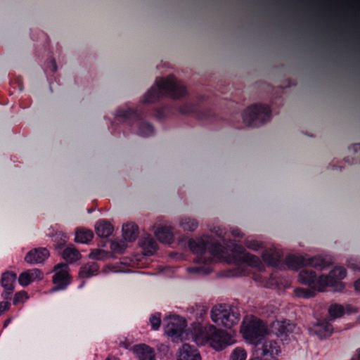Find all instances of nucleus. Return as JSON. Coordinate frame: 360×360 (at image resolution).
Masks as SVG:
<instances>
[{
  "label": "nucleus",
  "mask_w": 360,
  "mask_h": 360,
  "mask_svg": "<svg viewBox=\"0 0 360 360\" xmlns=\"http://www.w3.org/2000/svg\"><path fill=\"white\" fill-rule=\"evenodd\" d=\"M180 226L185 231H193L198 228V222L195 219L185 217L181 220Z\"/></svg>",
  "instance_id": "nucleus-27"
},
{
  "label": "nucleus",
  "mask_w": 360,
  "mask_h": 360,
  "mask_svg": "<svg viewBox=\"0 0 360 360\" xmlns=\"http://www.w3.org/2000/svg\"><path fill=\"white\" fill-rule=\"evenodd\" d=\"M28 271L30 274L32 282L36 280H41L44 278L43 272L38 269H34L32 270H29Z\"/></svg>",
  "instance_id": "nucleus-39"
},
{
  "label": "nucleus",
  "mask_w": 360,
  "mask_h": 360,
  "mask_svg": "<svg viewBox=\"0 0 360 360\" xmlns=\"http://www.w3.org/2000/svg\"><path fill=\"white\" fill-rule=\"evenodd\" d=\"M335 283V281L330 276V274L328 276L321 275L319 277L316 276L312 289L318 291H323L326 287L333 285Z\"/></svg>",
  "instance_id": "nucleus-22"
},
{
  "label": "nucleus",
  "mask_w": 360,
  "mask_h": 360,
  "mask_svg": "<svg viewBox=\"0 0 360 360\" xmlns=\"http://www.w3.org/2000/svg\"><path fill=\"white\" fill-rule=\"evenodd\" d=\"M6 301L0 302V315L9 309L11 307V303L9 302L10 300H5Z\"/></svg>",
  "instance_id": "nucleus-44"
},
{
  "label": "nucleus",
  "mask_w": 360,
  "mask_h": 360,
  "mask_svg": "<svg viewBox=\"0 0 360 360\" xmlns=\"http://www.w3.org/2000/svg\"><path fill=\"white\" fill-rule=\"evenodd\" d=\"M234 251L238 254L240 260L242 262L246 263L251 266H257L260 262L258 257L247 252L242 245H236Z\"/></svg>",
  "instance_id": "nucleus-15"
},
{
  "label": "nucleus",
  "mask_w": 360,
  "mask_h": 360,
  "mask_svg": "<svg viewBox=\"0 0 360 360\" xmlns=\"http://www.w3.org/2000/svg\"><path fill=\"white\" fill-rule=\"evenodd\" d=\"M247 353L245 350L240 347H236L231 353L230 360H245Z\"/></svg>",
  "instance_id": "nucleus-33"
},
{
  "label": "nucleus",
  "mask_w": 360,
  "mask_h": 360,
  "mask_svg": "<svg viewBox=\"0 0 360 360\" xmlns=\"http://www.w3.org/2000/svg\"><path fill=\"white\" fill-rule=\"evenodd\" d=\"M19 89L20 91H22V84H19Z\"/></svg>",
  "instance_id": "nucleus-53"
},
{
  "label": "nucleus",
  "mask_w": 360,
  "mask_h": 360,
  "mask_svg": "<svg viewBox=\"0 0 360 360\" xmlns=\"http://www.w3.org/2000/svg\"><path fill=\"white\" fill-rule=\"evenodd\" d=\"M63 258L69 263H73L81 257V254L73 245L65 248L62 251Z\"/></svg>",
  "instance_id": "nucleus-25"
},
{
  "label": "nucleus",
  "mask_w": 360,
  "mask_h": 360,
  "mask_svg": "<svg viewBox=\"0 0 360 360\" xmlns=\"http://www.w3.org/2000/svg\"><path fill=\"white\" fill-rule=\"evenodd\" d=\"M106 360H120V359L114 358V359H108Z\"/></svg>",
  "instance_id": "nucleus-55"
},
{
  "label": "nucleus",
  "mask_w": 360,
  "mask_h": 360,
  "mask_svg": "<svg viewBox=\"0 0 360 360\" xmlns=\"http://www.w3.org/2000/svg\"><path fill=\"white\" fill-rule=\"evenodd\" d=\"M347 263L349 268L352 269L354 271L357 270L360 271V262L356 259L351 258L347 259Z\"/></svg>",
  "instance_id": "nucleus-41"
},
{
  "label": "nucleus",
  "mask_w": 360,
  "mask_h": 360,
  "mask_svg": "<svg viewBox=\"0 0 360 360\" xmlns=\"http://www.w3.org/2000/svg\"><path fill=\"white\" fill-rule=\"evenodd\" d=\"M328 313L333 319L340 318L345 314V309L341 304H333L328 309Z\"/></svg>",
  "instance_id": "nucleus-30"
},
{
  "label": "nucleus",
  "mask_w": 360,
  "mask_h": 360,
  "mask_svg": "<svg viewBox=\"0 0 360 360\" xmlns=\"http://www.w3.org/2000/svg\"><path fill=\"white\" fill-rule=\"evenodd\" d=\"M223 249L224 247L221 243L218 241L212 242L210 240V238L208 237L207 253H209V255L207 256V262L205 263L204 266L188 267V271L191 274L203 275L209 274L212 271V268L209 266V264L212 263L214 257H219L223 253Z\"/></svg>",
  "instance_id": "nucleus-7"
},
{
  "label": "nucleus",
  "mask_w": 360,
  "mask_h": 360,
  "mask_svg": "<svg viewBox=\"0 0 360 360\" xmlns=\"http://www.w3.org/2000/svg\"><path fill=\"white\" fill-rule=\"evenodd\" d=\"M193 336L196 342H209L212 348L218 351L231 345V335L226 331L213 325L204 326L200 323L195 324Z\"/></svg>",
  "instance_id": "nucleus-3"
},
{
  "label": "nucleus",
  "mask_w": 360,
  "mask_h": 360,
  "mask_svg": "<svg viewBox=\"0 0 360 360\" xmlns=\"http://www.w3.org/2000/svg\"><path fill=\"white\" fill-rule=\"evenodd\" d=\"M105 253L104 250H94L91 252L89 257L91 259H101L103 258V255Z\"/></svg>",
  "instance_id": "nucleus-42"
},
{
  "label": "nucleus",
  "mask_w": 360,
  "mask_h": 360,
  "mask_svg": "<svg viewBox=\"0 0 360 360\" xmlns=\"http://www.w3.org/2000/svg\"><path fill=\"white\" fill-rule=\"evenodd\" d=\"M316 274L313 270L304 269L300 271L298 275V281L304 285H307L312 288L314 285V281Z\"/></svg>",
  "instance_id": "nucleus-23"
},
{
  "label": "nucleus",
  "mask_w": 360,
  "mask_h": 360,
  "mask_svg": "<svg viewBox=\"0 0 360 360\" xmlns=\"http://www.w3.org/2000/svg\"><path fill=\"white\" fill-rule=\"evenodd\" d=\"M17 275L13 271H6L1 274L0 283L4 288V290L1 294L2 299L7 300L11 299Z\"/></svg>",
  "instance_id": "nucleus-11"
},
{
  "label": "nucleus",
  "mask_w": 360,
  "mask_h": 360,
  "mask_svg": "<svg viewBox=\"0 0 360 360\" xmlns=\"http://www.w3.org/2000/svg\"><path fill=\"white\" fill-rule=\"evenodd\" d=\"M294 328L295 325L287 320L276 321L273 324L274 332L281 340H286L288 334L292 333Z\"/></svg>",
  "instance_id": "nucleus-14"
},
{
  "label": "nucleus",
  "mask_w": 360,
  "mask_h": 360,
  "mask_svg": "<svg viewBox=\"0 0 360 360\" xmlns=\"http://www.w3.org/2000/svg\"><path fill=\"white\" fill-rule=\"evenodd\" d=\"M67 239L68 237L65 233H59L54 236V245L58 252H60V251L64 248L67 243Z\"/></svg>",
  "instance_id": "nucleus-28"
},
{
  "label": "nucleus",
  "mask_w": 360,
  "mask_h": 360,
  "mask_svg": "<svg viewBox=\"0 0 360 360\" xmlns=\"http://www.w3.org/2000/svg\"><path fill=\"white\" fill-rule=\"evenodd\" d=\"M186 94V86L174 77L158 78L155 85L146 93L139 107L135 109H117L115 118L136 128L137 134L143 137H148L154 133L153 126L145 120L149 116L161 120L178 112L182 115H192L199 120L214 122L217 120L215 107L210 105V101L204 96L198 98L197 103H186L179 107L174 106L173 101L158 108L148 106V104L158 102L163 97L179 99Z\"/></svg>",
  "instance_id": "nucleus-1"
},
{
  "label": "nucleus",
  "mask_w": 360,
  "mask_h": 360,
  "mask_svg": "<svg viewBox=\"0 0 360 360\" xmlns=\"http://www.w3.org/2000/svg\"><path fill=\"white\" fill-rule=\"evenodd\" d=\"M122 234L125 240L133 242L139 236V227L135 223H126L122 226Z\"/></svg>",
  "instance_id": "nucleus-20"
},
{
  "label": "nucleus",
  "mask_w": 360,
  "mask_h": 360,
  "mask_svg": "<svg viewBox=\"0 0 360 360\" xmlns=\"http://www.w3.org/2000/svg\"><path fill=\"white\" fill-rule=\"evenodd\" d=\"M330 276L334 279V281H341L347 276V271L342 266H335L329 273Z\"/></svg>",
  "instance_id": "nucleus-29"
},
{
  "label": "nucleus",
  "mask_w": 360,
  "mask_h": 360,
  "mask_svg": "<svg viewBox=\"0 0 360 360\" xmlns=\"http://www.w3.org/2000/svg\"><path fill=\"white\" fill-rule=\"evenodd\" d=\"M134 352L139 360H155L154 349L145 344L136 345L134 347Z\"/></svg>",
  "instance_id": "nucleus-17"
},
{
  "label": "nucleus",
  "mask_w": 360,
  "mask_h": 360,
  "mask_svg": "<svg viewBox=\"0 0 360 360\" xmlns=\"http://www.w3.org/2000/svg\"><path fill=\"white\" fill-rule=\"evenodd\" d=\"M84 285V282H82V283L79 286V288H82Z\"/></svg>",
  "instance_id": "nucleus-56"
},
{
  "label": "nucleus",
  "mask_w": 360,
  "mask_h": 360,
  "mask_svg": "<svg viewBox=\"0 0 360 360\" xmlns=\"http://www.w3.org/2000/svg\"><path fill=\"white\" fill-rule=\"evenodd\" d=\"M18 282L22 286H27L32 282L30 274L28 271L21 273L18 278Z\"/></svg>",
  "instance_id": "nucleus-36"
},
{
  "label": "nucleus",
  "mask_w": 360,
  "mask_h": 360,
  "mask_svg": "<svg viewBox=\"0 0 360 360\" xmlns=\"http://www.w3.org/2000/svg\"><path fill=\"white\" fill-rule=\"evenodd\" d=\"M150 323L153 330H158L161 323V314L156 312L150 317Z\"/></svg>",
  "instance_id": "nucleus-34"
},
{
  "label": "nucleus",
  "mask_w": 360,
  "mask_h": 360,
  "mask_svg": "<svg viewBox=\"0 0 360 360\" xmlns=\"http://www.w3.org/2000/svg\"><path fill=\"white\" fill-rule=\"evenodd\" d=\"M315 290L314 289H305L301 288H297L295 290V295L302 298H310L315 295Z\"/></svg>",
  "instance_id": "nucleus-32"
},
{
  "label": "nucleus",
  "mask_w": 360,
  "mask_h": 360,
  "mask_svg": "<svg viewBox=\"0 0 360 360\" xmlns=\"http://www.w3.org/2000/svg\"><path fill=\"white\" fill-rule=\"evenodd\" d=\"M354 288L356 291H359L360 292V278H359L358 280H356L355 282H354Z\"/></svg>",
  "instance_id": "nucleus-48"
},
{
  "label": "nucleus",
  "mask_w": 360,
  "mask_h": 360,
  "mask_svg": "<svg viewBox=\"0 0 360 360\" xmlns=\"http://www.w3.org/2000/svg\"><path fill=\"white\" fill-rule=\"evenodd\" d=\"M267 356H261V355H256V357L251 359L250 360H262L261 359L262 357H266Z\"/></svg>",
  "instance_id": "nucleus-50"
},
{
  "label": "nucleus",
  "mask_w": 360,
  "mask_h": 360,
  "mask_svg": "<svg viewBox=\"0 0 360 360\" xmlns=\"http://www.w3.org/2000/svg\"><path fill=\"white\" fill-rule=\"evenodd\" d=\"M49 68L52 72H55L57 70V63L54 58H51L49 62Z\"/></svg>",
  "instance_id": "nucleus-47"
},
{
  "label": "nucleus",
  "mask_w": 360,
  "mask_h": 360,
  "mask_svg": "<svg viewBox=\"0 0 360 360\" xmlns=\"http://www.w3.org/2000/svg\"><path fill=\"white\" fill-rule=\"evenodd\" d=\"M146 248L148 249V252L150 254H153L156 252L158 248L157 243L153 238H148L146 241Z\"/></svg>",
  "instance_id": "nucleus-40"
},
{
  "label": "nucleus",
  "mask_w": 360,
  "mask_h": 360,
  "mask_svg": "<svg viewBox=\"0 0 360 360\" xmlns=\"http://www.w3.org/2000/svg\"><path fill=\"white\" fill-rule=\"evenodd\" d=\"M186 319L177 316L167 324L165 330L167 335L171 337L173 340L182 341L186 334Z\"/></svg>",
  "instance_id": "nucleus-9"
},
{
  "label": "nucleus",
  "mask_w": 360,
  "mask_h": 360,
  "mask_svg": "<svg viewBox=\"0 0 360 360\" xmlns=\"http://www.w3.org/2000/svg\"><path fill=\"white\" fill-rule=\"evenodd\" d=\"M351 360H360V349L356 351V354L353 356Z\"/></svg>",
  "instance_id": "nucleus-49"
},
{
  "label": "nucleus",
  "mask_w": 360,
  "mask_h": 360,
  "mask_svg": "<svg viewBox=\"0 0 360 360\" xmlns=\"http://www.w3.org/2000/svg\"><path fill=\"white\" fill-rule=\"evenodd\" d=\"M27 298V294L25 291L22 290L17 292L13 297V304L14 305H18L20 302H22L24 299Z\"/></svg>",
  "instance_id": "nucleus-37"
},
{
  "label": "nucleus",
  "mask_w": 360,
  "mask_h": 360,
  "mask_svg": "<svg viewBox=\"0 0 360 360\" xmlns=\"http://www.w3.org/2000/svg\"><path fill=\"white\" fill-rule=\"evenodd\" d=\"M205 313H206V309H202V311H201V313H200V316H202V314H205Z\"/></svg>",
  "instance_id": "nucleus-51"
},
{
  "label": "nucleus",
  "mask_w": 360,
  "mask_h": 360,
  "mask_svg": "<svg viewBox=\"0 0 360 360\" xmlns=\"http://www.w3.org/2000/svg\"><path fill=\"white\" fill-rule=\"evenodd\" d=\"M110 248L114 252L122 253L126 248V245L124 243L114 241L111 243Z\"/></svg>",
  "instance_id": "nucleus-38"
},
{
  "label": "nucleus",
  "mask_w": 360,
  "mask_h": 360,
  "mask_svg": "<svg viewBox=\"0 0 360 360\" xmlns=\"http://www.w3.org/2000/svg\"><path fill=\"white\" fill-rule=\"evenodd\" d=\"M49 257V251L45 248H34L29 251L25 260L29 264H39L44 262Z\"/></svg>",
  "instance_id": "nucleus-13"
},
{
  "label": "nucleus",
  "mask_w": 360,
  "mask_h": 360,
  "mask_svg": "<svg viewBox=\"0 0 360 360\" xmlns=\"http://www.w3.org/2000/svg\"><path fill=\"white\" fill-rule=\"evenodd\" d=\"M349 150L352 151L354 155V157L352 158V163L360 162V143L352 145L349 147Z\"/></svg>",
  "instance_id": "nucleus-35"
},
{
  "label": "nucleus",
  "mask_w": 360,
  "mask_h": 360,
  "mask_svg": "<svg viewBox=\"0 0 360 360\" xmlns=\"http://www.w3.org/2000/svg\"><path fill=\"white\" fill-rule=\"evenodd\" d=\"M332 287L335 288V290L338 292H341L345 288V285L342 281H335V283Z\"/></svg>",
  "instance_id": "nucleus-45"
},
{
  "label": "nucleus",
  "mask_w": 360,
  "mask_h": 360,
  "mask_svg": "<svg viewBox=\"0 0 360 360\" xmlns=\"http://www.w3.org/2000/svg\"><path fill=\"white\" fill-rule=\"evenodd\" d=\"M99 270V265L95 262H88L80 267L79 276L82 278H88L96 275Z\"/></svg>",
  "instance_id": "nucleus-21"
},
{
  "label": "nucleus",
  "mask_w": 360,
  "mask_h": 360,
  "mask_svg": "<svg viewBox=\"0 0 360 360\" xmlns=\"http://www.w3.org/2000/svg\"><path fill=\"white\" fill-rule=\"evenodd\" d=\"M330 259L321 256L306 258L302 255H288L285 258V264L289 269L296 270L309 266L316 269H323L331 264Z\"/></svg>",
  "instance_id": "nucleus-6"
},
{
  "label": "nucleus",
  "mask_w": 360,
  "mask_h": 360,
  "mask_svg": "<svg viewBox=\"0 0 360 360\" xmlns=\"http://www.w3.org/2000/svg\"><path fill=\"white\" fill-rule=\"evenodd\" d=\"M241 333L247 342L255 345V355L269 356L274 358L281 352L278 342L264 339L267 328L261 319L253 317L248 323H243Z\"/></svg>",
  "instance_id": "nucleus-2"
},
{
  "label": "nucleus",
  "mask_w": 360,
  "mask_h": 360,
  "mask_svg": "<svg viewBox=\"0 0 360 360\" xmlns=\"http://www.w3.org/2000/svg\"><path fill=\"white\" fill-rule=\"evenodd\" d=\"M94 238L92 231L84 228H78L75 232V241L80 243H88Z\"/></svg>",
  "instance_id": "nucleus-26"
},
{
  "label": "nucleus",
  "mask_w": 360,
  "mask_h": 360,
  "mask_svg": "<svg viewBox=\"0 0 360 360\" xmlns=\"http://www.w3.org/2000/svg\"><path fill=\"white\" fill-rule=\"evenodd\" d=\"M245 245L250 250L257 251L264 248V245L262 242L255 239H245L244 242Z\"/></svg>",
  "instance_id": "nucleus-31"
},
{
  "label": "nucleus",
  "mask_w": 360,
  "mask_h": 360,
  "mask_svg": "<svg viewBox=\"0 0 360 360\" xmlns=\"http://www.w3.org/2000/svg\"><path fill=\"white\" fill-rule=\"evenodd\" d=\"M208 236L204 238H191L188 240V245L191 251L197 255L195 261L201 264L206 263L207 248Z\"/></svg>",
  "instance_id": "nucleus-10"
},
{
  "label": "nucleus",
  "mask_w": 360,
  "mask_h": 360,
  "mask_svg": "<svg viewBox=\"0 0 360 360\" xmlns=\"http://www.w3.org/2000/svg\"><path fill=\"white\" fill-rule=\"evenodd\" d=\"M68 269L67 264L60 263L55 266L54 270L56 272L53 276V283L55 286L51 289V292L64 290L70 283Z\"/></svg>",
  "instance_id": "nucleus-8"
},
{
  "label": "nucleus",
  "mask_w": 360,
  "mask_h": 360,
  "mask_svg": "<svg viewBox=\"0 0 360 360\" xmlns=\"http://www.w3.org/2000/svg\"><path fill=\"white\" fill-rule=\"evenodd\" d=\"M9 321H10L9 320H6V321H5L4 326H6L7 325V323H9Z\"/></svg>",
  "instance_id": "nucleus-54"
},
{
  "label": "nucleus",
  "mask_w": 360,
  "mask_h": 360,
  "mask_svg": "<svg viewBox=\"0 0 360 360\" xmlns=\"http://www.w3.org/2000/svg\"><path fill=\"white\" fill-rule=\"evenodd\" d=\"M155 235L162 243L171 244L174 241V235L170 226H159L155 231Z\"/></svg>",
  "instance_id": "nucleus-18"
},
{
  "label": "nucleus",
  "mask_w": 360,
  "mask_h": 360,
  "mask_svg": "<svg viewBox=\"0 0 360 360\" xmlns=\"http://www.w3.org/2000/svg\"><path fill=\"white\" fill-rule=\"evenodd\" d=\"M176 360H202V359L195 346L185 343L179 348Z\"/></svg>",
  "instance_id": "nucleus-12"
},
{
  "label": "nucleus",
  "mask_w": 360,
  "mask_h": 360,
  "mask_svg": "<svg viewBox=\"0 0 360 360\" xmlns=\"http://www.w3.org/2000/svg\"><path fill=\"white\" fill-rule=\"evenodd\" d=\"M262 258L265 264L273 267H278L281 263V255L277 250H264Z\"/></svg>",
  "instance_id": "nucleus-16"
},
{
  "label": "nucleus",
  "mask_w": 360,
  "mask_h": 360,
  "mask_svg": "<svg viewBox=\"0 0 360 360\" xmlns=\"http://www.w3.org/2000/svg\"><path fill=\"white\" fill-rule=\"evenodd\" d=\"M113 226L107 220L101 219L95 225V231L98 236L101 238H108L113 232Z\"/></svg>",
  "instance_id": "nucleus-19"
},
{
  "label": "nucleus",
  "mask_w": 360,
  "mask_h": 360,
  "mask_svg": "<svg viewBox=\"0 0 360 360\" xmlns=\"http://www.w3.org/2000/svg\"><path fill=\"white\" fill-rule=\"evenodd\" d=\"M271 110L269 105L255 103L248 106L241 115L243 122L248 127H259L270 120Z\"/></svg>",
  "instance_id": "nucleus-4"
},
{
  "label": "nucleus",
  "mask_w": 360,
  "mask_h": 360,
  "mask_svg": "<svg viewBox=\"0 0 360 360\" xmlns=\"http://www.w3.org/2000/svg\"><path fill=\"white\" fill-rule=\"evenodd\" d=\"M345 162H349V157L345 158Z\"/></svg>",
  "instance_id": "nucleus-52"
},
{
  "label": "nucleus",
  "mask_w": 360,
  "mask_h": 360,
  "mask_svg": "<svg viewBox=\"0 0 360 360\" xmlns=\"http://www.w3.org/2000/svg\"><path fill=\"white\" fill-rule=\"evenodd\" d=\"M333 326L328 321H323L319 322L315 329V333L320 338L329 337L333 333Z\"/></svg>",
  "instance_id": "nucleus-24"
},
{
  "label": "nucleus",
  "mask_w": 360,
  "mask_h": 360,
  "mask_svg": "<svg viewBox=\"0 0 360 360\" xmlns=\"http://www.w3.org/2000/svg\"><path fill=\"white\" fill-rule=\"evenodd\" d=\"M231 235L235 238H243V234L238 228H233L231 230Z\"/></svg>",
  "instance_id": "nucleus-46"
},
{
  "label": "nucleus",
  "mask_w": 360,
  "mask_h": 360,
  "mask_svg": "<svg viewBox=\"0 0 360 360\" xmlns=\"http://www.w3.org/2000/svg\"><path fill=\"white\" fill-rule=\"evenodd\" d=\"M219 238H221L224 241V236L226 234L225 229L221 226L214 227L212 230Z\"/></svg>",
  "instance_id": "nucleus-43"
},
{
  "label": "nucleus",
  "mask_w": 360,
  "mask_h": 360,
  "mask_svg": "<svg viewBox=\"0 0 360 360\" xmlns=\"http://www.w3.org/2000/svg\"><path fill=\"white\" fill-rule=\"evenodd\" d=\"M240 317V315L236 308L226 304L216 305L211 310L212 321L227 328H231L236 325Z\"/></svg>",
  "instance_id": "nucleus-5"
}]
</instances>
